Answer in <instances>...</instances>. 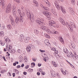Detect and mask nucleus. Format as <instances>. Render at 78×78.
I'll return each mask as SVG.
<instances>
[{"instance_id": "f257e3e1", "label": "nucleus", "mask_w": 78, "mask_h": 78, "mask_svg": "<svg viewBox=\"0 0 78 78\" xmlns=\"http://www.w3.org/2000/svg\"><path fill=\"white\" fill-rule=\"evenodd\" d=\"M19 17H20V20L17 16H15V20L17 24H19L20 22H21V23H22L23 22V17H22V15H21V16H19Z\"/></svg>"}, {"instance_id": "f03ea898", "label": "nucleus", "mask_w": 78, "mask_h": 78, "mask_svg": "<svg viewBox=\"0 0 78 78\" xmlns=\"http://www.w3.org/2000/svg\"><path fill=\"white\" fill-rule=\"evenodd\" d=\"M70 25L71 26V27L70 25H69L68 23H67L66 26L68 28H69L70 31L72 32V31H73V29H72V27L75 28H76V26H75V25L74 23L72 22L71 23H70Z\"/></svg>"}, {"instance_id": "7ed1b4c3", "label": "nucleus", "mask_w": 78, "mask_h": 78, "mask_svg": "<svg viewBox=\"0 0 78 78\" xmlns=\"http://www.w3.org/2000/svg\"><path fill=\"white\" fill-rule=\"evenodd\" d=\"M44 22V20L43 19L40 18L38 20H36V22H37L40 25H44V23H43Z\"/></svg>"}, {"instance_id": "20e7f679", "label": "nucleus", "mask_w": 78, "mask_h": 78, "mask_svg": "<svg viewBox=\"0 0 78 78\" xmlns=\"http://www.w3.org/2000/svg\"><path fill=\"white\" fill-rule=\"evenodd\" d=\"M43 14L47 16L48 17V19L49 20H50L51 19V18L50 17L51 15V14L49 12L46 11H44L43 12Z\"/></svg>"}, {"instance_id": "39448f33", "label": "nucleus", "mask_w": 78, "mask_h": 78, "mask_svg": "<svg viewBox=\"0 0 78 78\" xmlns=\"http://www.w3.org/2000/svg\"><path fill=\"white\" fill-rule=\"evenodd\" d=\"M46 31L49 34H58V31H51L50 30L48 29H47Z\"/></svg>"}, {"instance_id": "423d86ee", "label": "nucleus", "mask_w": 78, "mask_h": 78, "mask_svg": "<svg viewBox=\"0 0 78 78\" xmlns=\"http://www.w3.org/2000/svg\"><path fill=\"white\" fill-rule=\"evenodd\" d=\"M59 20V21H60L61 23L63 25H66V23H65V22L64 21V20H63L62 18L61 17H60Z\"/></svg>"}, {"instance_id": "0eeeda50", "label": "nucleus", "mask_w": 78, "mask_h": 78, "mask_svg": "<svg viewBox=\"0 0 78 78\" xmlns=\"http://www.w3.org/2000/svg\"><path fill=\"white\" fill-rule=\"evenodd\" d=\"M41 29V30H43L44 31H46L48 28H47V27L45 26H41L40 27Z\"/></svg>"}, {"instance_id": "6e6552de", "label": "nucleus", "mask_w": 78, "mask_h": 78, "mask_svg": "<svg viewBox=\"0 0 78 78\" xmlns=\"http://www.w3.org/2000/svg\"><path fill=\"white\" fill-rule=\"evenodd\" d=\"M54 3L57 9H60V7L59 6V4H58V2H57L56 1H55Z\"/></svg>"}, {"instance_id": "1a4fd4ad", "label": "nucleus", "mask_w": 78, "mask_h": 78, "mask_svg": "<svg viewBox=\"0 0 78 78\" xmlns=\"http://www.w3.org/2000/svg\"><path fill=\"white\" fill-rule=\"evenodd\" d=\"M16 12L18 14L19 16H22V13L21 12V10L20 9H18L16 10Z\"/></svg>"}, {"instance_id": "9d476101", "label": "nucleus", "mask_w": 78, "mask_h": 78, "mask_svg": "<svg viewBox=\"0 0 78 78\" xmlns=\"http://www.w3.org/2000/svg\"><path fill=\"white\" fill-rule=\"evenodd\" d=\"M60 9H61L62 12L64 14H66V11H65V9H64V7L62 6H60Z\"/></svg>"}, {"instance_id": "9b49d317", "label": "nucleus", "mask_w": 78, "mask_h": 78, "mask_svg": "<svg viewBox=\"0 0 78 78\" xmlns=\"http://www.w3.org/2000/svg\"><path fill=\"white\" fill-rule=\"evenodd\" d=\"M6 49L8 51H9L11 50L12 49V47L11 46H10V45L8 46H7L6 47Z\"/></svg>"}, {"instance_id": "f8f14e48", "label": "nucleus", "mask_w": 78, "mask_h": 78, "mask_svg": "<svg viewBox=\"0 0 78 78\" xmlns=\"http://www.w3.org/2000/svg\"><path fill=\"white\" fill-rule=\"evenodd\" d=\"M30 37H27L24 40V42L26 43H28L30 41Z\"/></svg>"}, {"instance_id": "ddd939ff", "label": "nucleus", "mask_w": 78, "mask_h": 78, "mask_svg": "<svg viewBox=\"0 0 78 78\" xmlns=\"http://www.w3.org/2000/svg\"><path fill=\"white\" fill-rule=\"evenodd\" d=\"M23 39H24V37L23 36V35L22 34L21 35L20 37V41L21 42H23Z\"/></svg>"}, {"instance_id": "4468645a", "label": "nucleus", "mask_w": 78, "mask_h": 78, "mask_svg": "<svg viewBox=\"0 0 78 78\" xmlns=\"http://www.w3.org/2000/svg\"><path fill=\"white\" fill-rule=\"evenodd\" d=\"M10 20L11 21V24L13 26H15V23L14 22V20L13 18H12L10 19Z\"/></svg>"}, {"instance_id": "2eb2a0df", "label": "nucleus", "mask_w": 78, "mask_h": 78, "mask_svg": "<svg viewBox=\"0 0 78 78\" xmlns=\"http://www.w3.org/2000/svg\"><path fill=\"white\" fill-rule=\"evenodd\" d=\"M51 76L53 77H55L56 76V73L54 71H52L51 72Z\"/></svg>"}, {"instance_id": "dca6fc26", "label": "nucleus", "mask_w": 78, "mask_h": 78, "mask_svg": "<svg viewBox=\"0 0 78 78\" xmlns=\"http://www.w3.org/2000/svg\"><path fill=\"white\" fill-rule=\"evenodd\" d=\"M49 26H53L52 24H55V22L53 21H49Z\"/></svg>"}, {"instance_id": "f3484780", "label": "nucleus", "mask_w": 78, "mask_h": 78, "mask_svg": "<svg viewBox=\"0 0 78 78\" xmlns=\"http://www.w3.org/2000/svg\"><path fill=\"white\" fill-rule=\"evenodd\" d=\"M27 16L28 18H29V19L31 20V14H30V12H27Z\"/></svg>"}, {"instance_id": "a211bd4d", "label": "nucleus", "mask_w": 78, "mask_h": 78, "mask_svg": "<svg viewBox=\"0 0 78 78\" xmlns=\"http://www.w3.org/2000/svg\"><path fill=\"white\" fill-rule=\"evenodd\" d=\"M63 51L66 54H68L69 53V51L67 50V49L66 48H64Z\"/></svg>"}, {"instance_id": "6ab92c4d", "label": "nucleus", "mask_w": 78, "mask_h": 78, "mask_svg": "<svg viewBox=\"0 0 78 78\" xmlns=\"http://www.w3.org/2000/svg\"><path fill=\"white\" fill-rule=\"evenodd\" d=\"M4 39L5 40V41L7 42V43H9V39L8 37L7 36H5L4 38Z\"/></svg>"}, {"instance_id": "aec40b11", "label": "nucleus", "mask_w": 78, "mask_h": 78, "mask_svg": "<svg viewBox=\"0 0 78 78\" xmlns=\"http://www.w3.org/2000/svg\"><path fill=\"white\" fill-rule=\"evenodd\" d=\"M26 50L27 51H28V52H30L31 50V47H30V46H27L26 48Z\"/></svg>"}, {"instance_id": "412c9836", "label": "nucleus", "mask_w": 78, "mask_h": 78, "mask_svg": "<svg viewBox=\"0 0 78 78\" xmlns=\"http://www.w3.org/2000/svg\"><path fill=\"white\" fill-rule=\"evenodd\" d=\"M11 8L9 9V8H7L6 9L5 12H6V13H9V12L11 11Z\"/></svg>"}, {"instance_id": "4be33fe9", "label": "nucleus", "mask_w": 78, "mask_h": 78, "mask_svg": "<svg viewBox=\"0 0 78 78\" xmlns=\"http://www.w3.org/2000/svg\"><path fill=\"white\" fill-rule=\"evenodd\" d=\"M5 3V1L0 0V5H2V6H3L4 5V4Z\"/></svg>"}, {"instance_id": "5701e85b", "label": "nucleus", "mask_w": 78, "mask_h": 78, "mask_svg": "<svg viewBox=\"0 0 78 78\" xmlns=\"http://www.w3.org/2000/svg\"><path fill=\"white\" fill-rule=\"evenodd\" d=\"M52 63L54 67H57V64L55 62L52 61Z\"/></svg>"}, {"instance_id": "b1692460", "label": "nucleus", "mask_w": 78, "mask_h": 78, "mask_svg": "<svg viewBox=\"0 0 78 78\" xmlns=\"http://www.w3.org/2000/svg\"><path fill=\"white\" fill-rule=\"evenodd\" d=\"M44 1L45 2L47 5H48V6H50V5L49 4V2L48 0H44Z\"/></svg>"}, {"instance_id": "393cba45", "label": "nucleus", "mask_w": 78, "mask_h": 78, "mask_svg": "<svg viewBox=\"0 0 78 78\" xmlns=\"http://www.w3.org/2000/svg\"><path fill=\"white\" fill-rule=\"evenodd\" d=\"M59 40H60V41L62 43V44H64V40L61 37H59Z\"/></svg>"}, {"instance_id": "a878e982", "label": "nucleus", "mask_w": 78, "mask_h": 78, "mask_svg": "<svg viewBox=\"0 0 78 78\" xmlns=\"http://www.w3.org/2000/svg\"><path fill=\"white\" fill-rule=\"evenodd\" d=\"M7 27L8 30H11V25L10 24L8 25L7 26Z\"/></svg>"}, {"instance_id": "bb28decb", "label": "nucleus", "mask_w": 78, "mask_h": 78, "mask_svg": "<svg viewBox=\"0 0 78 78\" xmlns=\"http://www.w3.org/2000/svg\"><path fill=\"white\" fill-rule=\"evenodd\" d=\"M0 36H4V32L3 31H1L0 32Z\"/></svg>"}, {"instance_id": "cd10ccee", "label": "nucleus", "mask_w": 78, "mask_h": 78, "mask_svg": "<svg viewBox=\"0 0 78 78\" xmlns=\"http://www.w3.org/2000/svg\"><path fill=\"white\" fill-rule=\"evenodd\" d=\"M32 72H33V69H29L28 71L29 73H31Z\"/></svg>"}, {"instance_id": "c85d7f7f", "label": "nucleus", "mask_w": 78, "mask_h": 78, "mask_svg": "<svg viewBox=\"0 0 78 78\" xmlns=\"http://www.w3.org/2000/svg\"><path fill=\"white\" fill-rule=\"evenodd\" d=\"M6 72V70H2L1 71V73H2V74H3L5 72Z\"/></svg>"}, {"instance_id": "c756f323", "label": "nucleus", "mask_w": 78, "mask_h": 78, "mask_svg": "<svg viewBox=\"0 0 78 78\" xmlns=\"http://www.w3.org/2000/svg\"><path fill=\"white\" fill-rule=\"evenodd\" d=\"M45 37H47V38H48V39H50V37L47 34H45Z\"/></svg>"}, {"instance_id": "7c9ffc66", "label": "nucleus", "mask_w": 78, "mask_h": 78, "mask_svg": "<svg viewBox=\"0 0 78 78\" xmlns=\"http://www.w3.org/2000/svg\"><path fill=\"white\" fill-rule=\"evenodd\" d=\"M7 8H9V9H11V4L9 3L8 4Z\"/></svg>"}, {"instance_id": "2f4dec72", "label": "nucleus", "mask_w": 78, "mask_h": 78, "mask_svg": "<svg viewBox=\"0 0 78 78\" xmlns=\"http://www.w3.org/2000/svg\"><path fill=\"white\" fill-rule=\"evenodd\" d=\"M35 66V63L34 62L31 63V67H34Z\"/></svg>"}, {"instance_id": "473e14b6", "label": "nucleus", "mask_w": 78, "mask_h": 78, "mask_svg": "<svg viewBox=\"0 0 78 78\" xmlns=\"http://www.w3.org/2000/svg\"><path fill=\"white\" fill-rule=\"evenodd\" d=\"M34 33L37 34H39V31L37 30H34Z\"/></svg>"}, {"instance_id": "72a5a7b5", "label": "nucleus", "mask_w": 78, "mask_h": 78, "mask_svg": "<svg viewBox=\"0 0 78 78\" xmlns=\"http://www.w3.org/2000/svg\"><path fill=\"white\" fill-rule=\"evenodd\" d=\"M12 12L13 15H15L16 14V11L15 10H12Z\"/></svg>"}, {"instance_id": "f704fd0d", "label": "nucleus", "mask_w": 78, "mask_h": 78, "mask_svg": "<svg viewBox=\"0 0 78 78\" xmlns=\"http://www.w3.org/2000/svg\"><path fill=\"white\" fill-rule=\"evenodd\" d=\"M71 3L72 4V5H74L75 3V0H71Z\"/></svg>"}, {"instance_id": "c9c22d12", "label": "nucleus", "mask_w": 78, "mask_h": 78, "mask_svg": "<svg viewBox=\"0 0 78 78\" xmlns=\"http://www.w3.org/2000/svg\"><path fill=\"white\" fill-rule=\"evenodd\" d=\"M24 61H25V62H27V61H28V59L26 57H24Z\"/></svg>"}, {"instance_id": "e433bc0d", "label": "nucleus", "mask_w": 78, "mask_h": 78, "mask_svg": "<svg viewBox=\"0 0 78 78\" xmlns=\"http://www.w3.org/2000/svg\"><path fill=\"white\" fill-rule=\"evenodd\" d=\"M11 53H15V52H16V50L15 49H12L11 50Z\"/></svg>"}, {"instance_id": "4c0bfd02", "label": "nucleus", "mask_w": 78, "mask_h": 78, "mask_svg": "<svg viewBox=\"0 0 78 78\" xmlns=\"http://www.w3.org/2000/svg\"><path fill=\"white\" fill-rule=\"evenodd\" d=\"M71 45L72 46V47L73 48H74V49L75 48V44H71Z\"/></svg>"}, {"instance_id": "58836bf2", "label": "nucleus", "mask_w": 78, "mask_h": 78, "mask_svg": "<svg viewBox=\"0 0 78 78\" xmlns=\"http://www.w3.org/2000/svg\"><path fill=\"white\" fill-rule=\"evenodd\" d=\"M20 58H21V59H20V62H22L23 61V58H22V56H20Z\"/></svg>"}, {"instance_id": "ea45409f", "label": "nucleus", "mask_w": 78, "mask_h": 78, "mask_svg": "<svg viewBox=\"0 0 78 78\" xmlns=\"http://www.w3.org/2000/svg\"><path fill=\"white\" fill-rule=\"evenodd\" d=\"M33 3H34V4H35V5H36L37 4V2L35 0L34 1Z\"/></svg>"}, {"instance_id": "a19ab883", "label": "nucleus", "mask_w": 78, "mask_h": 78, "mask_svg": "<svg viewBox=\"0 0 78 78\" xmlns=\"http://www.w3.org/2000/svg\"><path fill=\"white\" fill-rule=\"evenodd\" d=\"M71 56H72V57H73V58H75V55H73V54L72 53H71Z\"/></svg>"}, {"instance_id": "79ce46f5", "label": "nucleus", "mask_w": 78, "mask_h": 78, "mask_svg": "<svg viewBox=\"0 0 78 78\" xmlns=\"http://www.w3.org/2000/svg\"><path fill=\"white\" fill-rule=\"evenodd\" d=\"M29 46H30V47L31 48H33L34 47L33 46V45L31 44Z\"/></svg>"}, {"instance_id": "37998d69", "label": "nucleus", "mask_w": 78, "mask_h": 78, "mask_svg": "<svg viewBox=\"0 0 78 78\" xmlns=\"http://www.w3.org/2000/svg\"><path fill=\"white\" fill-rule=\"evenodd\" d=\"M41 52V53H43L44 52H45V50H42L41 49H40L39 50Z\"/></svg>"}, {"instance_id": "c03bdc74", "label": "nucleus", "mask_w": 78, "mask_h": 78, "mask_svg": "<svg viewBox=\"0 0 78 78\" xmlns=\"http://www.w3.org/2000/svg\"><path fill=\"white\" fill-rule=\"evenodd\" d=\"M43 8L45 10H48V8L45 7H43Z\"/></svg>"}, {"instance_id": "a18cd8bd", "label": "nucleus", "mask_w": 78, "mask_h": 78, "mask_svg": "<svg viewBox=\"0 0 78 78\" xmlns=\"http://www.w3.org/2000/svg\"><path fill=\"white\" fill-rule=\"evenodd\" d=\"M2 29V30H4V29H5V26H2L1 27Z\"/></svg>"}, {"instance_id": "49530a36", "label": "nucleus", "mask_w": 78, "mask_h": 78, "mask_svg": "<svg viewBox=\"0 0 78 78\" xmlns=\"http://www.w3.org/2000/svg\"><path fill=\"white\" fill-rule=\"evenodd\" d=\"M48 42V40H46L44 41V43L45 44H46Z\"/></svg>"}, {"instance_id": "de8ad7c7", "label": "nucleus", "mask_w": 78, "mask_h": 78, "mask_svg": "<svg viewBox=\"0 0 78 78\" xmlns=\"http://www.w3.org/2000/svg\"><path fill=\"white\" fill-rule=\"evenodd\" d=\"M51 50H53V51H55L56 50V48H51Z\"/></svg>"}, {"instance_id": "09e8293b", "label": "nucleus", "mask_w": 78, "mask_h": 78, "mask_svg": "<svg viewBox=\"0 0 78 78\" xmlns=\"http://www.w3.org/2000/svg\"><path fill=\"white\" fill-rule=\"evenodd\" d=\"M17 51H18V53H21V52H22V51H21V50H20V49H18L17 50Z\"/></svg>"}, {"instance_id": "8fccbe9b", "label": "nucleus", "mask_w": 78, "mask_h": 78, "mask_svg": "<svg viewBox=\"0 0 78 78\" xmlns=\"http://www.w3.org/2000/svg\"><path fill=\"white\" fill-rule=\"evenodd\" d=\"M62 73L63 75H66V73L65 72L63 71H62Z\"/></svg>"}, {"instance_id": "3c124183", "label": "nucleus", "mask_w": 78, "mask_h": 78, "mask_svg": "<svg viewBox=\"0 0 78 78\" xmlns=\"http://www.w3.org/2000/svg\"><path fill=\"white\" fill-rule=\"evenodd\" d=\"M75 58L76 59H78V55L76 54V55H75Z\"/></svg>"}, {"instance_id": "603ef678", "label": "nucleus", "mask_w": 78, "mask_h": 78, "mask_svg": "<svg viewBox=\"0 0 78 78\" xmlns=\"http://www.w3.org/2000/svg\"><path fill=\"white\" fill-rule=\"evenodd\" d=\"M46 45H48V46H50V44L49 43V42H48L46 43Z\"/></svg>"}, {"instance_id": "864d4df0", "label": "nucleus", "mask_w": 78, "mask_h": 78, "mask_svg": "<svg viewBox=\"0 0 78 78\" xmlns=\"http://www.w3.org/2000/svg\"><path fill=\"white\" fill-rule=\"evenodd\" d=\"M57 76L58 78H60V76L59 75V73H56Z\"/></svg>"}, {"instance_id": "5fc2aeb1", "label": "nucleus", "mask_w": 78, "mask_h": 78, "mask_svg": "<svg viewBox=\"0 0 78 78\" xmlns=\"http://www.w3.org/2000/svg\"><path fill=\"white\" fill-rule=\"evenodd\" d=\"M15 2H16L17 3H20V1H19V0H15Z\"/></svg>"}, {"instance_id": "6e6d98bb", "label": "nucleus", "mask_w": 78, "mask_h": 78, "mask_svg": "<svg viewBox=\"0 0 78 78\" xmlns=\"http://www.w3.org/2000/svg\"><path fill=\"white\" fill-rule=\"evenodd\" d=\"M51 11L52 12H53V13L54 14L55 13V10L54 9H52L51 10Z\"/></svg>"}, {"instance_id": "4d7b16f0", "label": "nucleus", "mask_w": 78, "mask_h": 78, "mask_svg": "<svg viewBox=\"0 0 78 78\" xmlns=\"http://www.w3.org/2000/svg\"><path fill=\"white\" fill-rule=\"evenodd\" d=\"M41 73L42 75H44L45 74V73L43 71H42Z\"/></svg>"}, {"instance_id": "13d9d810", "label": "nucleus", "mask_w": 78, "mask_h": 78, "mask_svg": "<svg viewBox=\"0 0 78 78\" xmlns=\"http://www.w3.org/2000/svg\"><path fill=\"white\" fill-rule=\"evenodd\" d=\"M32 60L33 61H34L35 62L36 61V58H32Z\"/></svg>"}, {"instance_id": "bf43d9fd", "label": "nucleus", "mask_w": 78, "mask_h": 78, "mask_svg": "<svg viewBox=\"0 0 78 78\" xmlns=\"http://www.w3.org/2000/svg\"><path fill=\"white\" fill-rule=\"evenodd\" d=\"M16 73V74H19V71H18V70H16V72H15Z\"/></svg>"}, {"instance_id": "052dcab7", "label": "nucleus", "mask_w": 78, "mask_h": 78, "mask_svg": "<svg viewBox=\"0 0 78 78\" xmlns=\"http://www.w3.org/2000/svg\"><path fill=\"white\" fill-rule=\"evenodd\" d=\"M29 65H27L25 67V69H28L29 68Z\"/></svg>"}, {"instance_id": "680f3d73", "label": "nucleus", "mask_w": 78, "mask_h": 78, "mask_svg": "<svg viewBox=\"0 0 78 78\" xmlns=\"http://www.w3.org/2000/svg\"><path fill=\"white\" fill-rule=\"evenodd\" d=\"M13 10H15V9H16V6L14 5L13 6V8H12Z\"/></svg>"}, {"instance_id": "e2e57ef3", "label": "nucleus", "mask_w": 78, "mask_h": 78, "mask_svg": "<svg viewBox=\"0 0 78 78\" xmlns=\"http://www.w3.org/2000/svg\"><path fill=\"white\" fill-rule=\"evenodd\" d=\"M41 66H42V64H41L38 63V67H41Z\"/></svg>"}, {"instance_id": "0e129e2a", "label": "nucleus", "mask_w": 78, "mask_h": 78, "mask_svg": "<svg viewBox=\"0 0 78 78\" xmlns=\"http://www.w3.org/2000/svg\"><path fill=\"white\" fill-rule=\"evenodd\" d=\"M39 71L40 72H42V70L41 68H40L39 69Z\"/></svg>"}, {"instance_id": "69168bd1", "label": "nucleus", "mask_w": 78, "mask_h": 78, "mask_svg": "<svg viewBox=\"0 0 78 78\" xmlns=\"http://www.w3.org/2000/svg\"><path fill=\"white\" fill-rule=\"evenodd\" d=\"M36 43L37 44H39V41H37V40H36Z\"/></svg>"}, {"instance_id": "338daca9", "label": "nucleus", "mask_w": 78, "mask_h": 78, "mask_svg": "<svg viewBox=\"0 0 78 78\" xmlns=\"http://www.w3.org/2000/svg\"><path fill=\"white\" fill-rule=\"evenodd\" d=\"M17 69H19V68H20V66L18 65L17 66Z\"/></svg>"}, {"instance_id": "774afa93", "label": "nucleus", "mask_w": 78, "mask_h": 78, "mask_svg": "<svg viewBox=\"0 0 78 78\" xmlns=\"http://www.w3.org/2000/svg\"><path fill=\"white\" fill-rule=\"evenodd\" d=\"M1 45H2L3 46H4V45H5V43H3L2 42V43H1Z\"/></svg>"}]
</instances>
